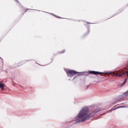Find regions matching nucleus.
<instances>
[{
    "label": "nucleus",
    "mask_w": 128,
    "mask_h": 128,
    "mask_svg": "<svg viewBox=\"0 0 128 128\" xmlns=\"http://www.w3.org/2000/svg\"><path fill=\"white\" fill-rule=\"evenodd\" d=\"M4 86H6V85H4V84H2V82H0V88L2 90H4Z\"/></svg>",
    "instance_id": "5"
},
{
    "label": "nucleus",
    "mask_w": 128,
    "mask_h": 128,
    "mask_svg": "<svg viewBox=\"0 0 128 128\" xmlns=\"http://www.w3.org/2000/svg\"><path fill=\"white\" fill-rule=\"evenodd\" d=\"M127 81H128V78H126L125 80L124 81V82L122 83V86H124V84H126V82Z\"/></svg>",
    "instance_id": "6"
},
{
    "label": "nucleus",
    "mask_w": 128,
    "mask_h": 128,
    "mask_svg": "<svg viewBox=\"0 0 128 128\" xmlns=\"http://www.w3.org/2000/svg\"><path fill=\"white\" fill-rule=\"evenodd\" d=\"M87 24H92V23H90V22H87Z\"/></svg>",
    "instance_id": "11"
},
{
    "label": "nucleus",
    "mask_w": 128,
    "mask_h": 128,
    "mask_svg": "<svg viewBox=\"0 0 128 128\" xmlns=\"http://www.w3.org/2000/svg\"><path fill=\"white\" fill-rule=\"evenodd\" d=\"M106 114V112H104V114H102L101 116H104V115Z\"/></svg>",
    "instance_id": "8"
},
{
    "label": "nucleus",
    "mask_w": 128,
    "mask_h": 128,
    "mask_svg": "<svg viewBox=\"0 0 128 128\" xmlns=\"http://www.w3.org/2000/svg\"><path fill=\"white\" fill-rule=\"evenodd\" d=\"M30 10V9H27V10H26H26Z\"/></svg>",
    "instance_id": "13"
},
{
    "label": "nucleus",
    "mask_w": 128,
    "mask_h": 128,
    "mask_svg": "<svg viewBox=\"0 0 128 128\" xmlns=\"http://www.w3.org/2000/svg\"><path fill=\"white\" fill-rule=\"evenodd\" d=\"M52 14V16H56V18H60V17L56 16L55 14Z\"/></svg>",
    "instance_id": "7"
},
{
    "label": "nucleus",
    "mask_w": 128,
    "mask_h": 128,
    "mask_svg": "<svg viewBox=\"0 0 128 128\" xmlns=\"http://www.w3.org/2000/svg\"><path fill=\"white\" fill-rule=\"evenodd\" d=\"M65 72H66V75L69 78H72V76H74V74H79L78 76H80V74H82V72H78L74 70H71L70 69L65 70Z\"/></svg>",
    "instance_id": "2"
},
{
    "label": "nucleus",
    "mask_w": 128,
    "mask_h": 128,
    "mask_svg": "<svg viewBox=\"0 0 128 128\" xmlns=\"http://www.w3.org/2000/svg\"><path fill=\"white\" fill-rule=\"evenodd\" d=\"M16 2H18V0H16Z\"/></svg>",
    "instance_id": "12"
},
{
    "label": "nucleus",
    "mask_w": 128,
    "mask_h": 128,
    "mask_svg": "<svg viewBox=\"0 0 128 128\" xmlns=\"http://www.w3.org/2000/svg\"><path fill=\"white\" fill-rule=\"evenodd\" d=\"M120 98H128V90L126 92H124L122 95L120 96Z\"/></svg>",
    "instance_id": "3"
},
{
    "label": "nucleus",
    "mask_w": 128,
    "mask_h": 128,
    "mask_svg": "<svg viewBox=\"0 0 128 128\" xmlns=\"http://www.w3.org/2000/svg\"><path fill=\"white\" fill-rule=\"evenodd\" d=\"M0 58H2L0 57Z\"/></svg>",
    "instance_id": "14"
},
{
    "label": "nucleus",
    "mask_w": 128,
    "mask_h": 128,
    "mask_svg": "<svg viewBox=\"0 0 128 128\" xmlns=\"http://www.w3.org/2000/svg\"><path fill=\"white\" fill-rule=\"evenodd\" d=\"M37 10L38 12H40V10Z\"/></svg>",
    "instance_id": "10"
},
{
    "label": "nucleus",
    "mask_w": 128,
    "mask_h": 128,
    "mask_svg": "<svg viewBox=\"0 0 128 128\" xmlns=\"http://www.w3.org/2000/svg\"><path fill=\"white\" fill-rule=\"evenodd\" d=\"M126 108V106H118V107L114 108L113 110L111 109V110H108V112H112V110H118V108Z\"/></svg>",
    "instance_id": "4"
},
{
    "label": "nucleus",
    "mask_w": 128,
    "mask_h": 128,
    "mask_svg": "<svg viewBox=\"0 0 128 128\" xmlns=\"http://www.w3.org/2000/svg\"><path fill=\"white\" fill-rule=\"evenodd\" d=\"M101 110L100 108H98L88 114V112H90L88 108L84 107L79 112L78 115L75 117L74 120L76 123L80 124V122H84L86 120H90V118L94 116L95 114H96L98 112H100Z\"/></svg>",
    "instance_id": "1"
},
{
    "label": "nucleus",
    "mask_w": 128,
    "mask_h": 128,
    "mask_svg": "<svg viewBox=\"0 0 128 128\" xmlns=\"http://www.w3.org/2000/svg\"><path fill=\"white\" fill-rule=\"evenodd\" d=\"M64 50H63V51L61 52L60 54H64Z\"/></svg>",
    "instance_id": "9"
}]
</instances>
